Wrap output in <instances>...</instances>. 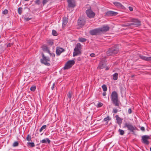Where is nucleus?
<instances>
[{"label": "nucleus", "instance_id": "nucleus-1", "mask_svg": "<svg viewBox=\"0 0 151 151\" xmlns=\"http://www.w3.org/2000/svg\"><path fill=\"white\" fill-rule=\"evenodd\" d=\"M111 101L112 103L116 106H117L120 109L119 106L120 101L118 99V94L116 91L112 92L111 95Z\"/></svg>", "mask_w": 151, "mask_h": 151}, {"label": "nucleus", "instance_id": "nucleus-8", "mask_svg": "<svg viewBox=\"0 0 151 151\" xmlns=\"http://www.w3.org/2000/svg\"><path fill=\"white\" fill-rule=\"evenodd\" d=\"M150 139V137L148 135H145L143 136L141 139L142 142L145 145H148L150 143V142L148 140Z\"/></svg>", "mask_w": 151, "mask_h": 151}, {"label": "nucleus", "instance_id": "nucleus-21", "mask_svg": "<svg viewBox=\"0 0 151 151\" xmlns=\"http://www.w3.org/2000/svg\"><path fill=\"white\" fill-rule=\"evenodd\" d=\"M42 50L44 51H46L47 53H48L50 51L49 49L46 46L43 45L42 46Z\"/></svg>", "mask_w": 151, "mask_h": 151}, {"label": "nucleus", "instance_id": "nucleus-2", "mask_svg": "<svg viewBox=\"0 0 151 151\" xmlns=\"http://www.w3.org/2000/svg\"><path fill=\"white\" fill-rule=\"evenodd\" d=\"M119 49L116 46H114L109 48L106 52L108 56L114 55L118 53Z\"/></svg>", "mask_w": 151, "mask_h": 151}, {"label": "nucleus", "instance_id": "nucleus-29", "mask_svg": "<svg viewBox=\"0 0 151 151\" xmlns=\"http://www.w3.org/2000/svg\"><path fill=\"white\" fill-rule=\"evenodd\" d=\"M102 88L104 91H106L107 90V88L106 85L104 84L102 86Z\"/></svg>", "mask_w": 151, "mask_h": 151}, {"label": "nucleus", "instance_id": "nucleus-54", "mask_svg": "<svg viewBox=\"0 0 151 151\" xmlns=\"http://www.w3.org/2000/svg\"><path fill=\"white\" fill-rule=\"evenodd\" d=\"M133 76H134L133 75L132 76V77H133Z\"/></svg>", "mask_w": 151, "mask_h": 151}, {"label": "nucleus", "instance_id": "nucleus-7", "mask_svg": "<svg viewBox=\"0 0 151 151\" xmlns=\"http://www.w3.org/2000/svg\"><path fill=\"white\" fill-rule=\"evenodd\" d=\"M75 61L73 60H70L68 61L65 64L64 67H63L64 70L68 69L71 68L74 64Z\"/></svg>", "mask_w": 151, "mask_h": 151}, {"label": "nucleus", "instance_id": "nucleus-51", "mask_svg": "<svg viewBox=\"0 0 151 151\" xmlns=\"http://www.w3.org/2000/svg\"><path fill=\"white\" fill-rule=\"evenodd\" d=\"M106 94V93L105 92V91H104V92L103 93H102V95L103 96H105Z\"/></svg>", "mask_w": 151, "mask_h": 151}, {"label": "nucleus", "instance_id": "nucleus-4", "mask_svg": "<svg viewBox=\"0 0 151 151\" xmlns=\"http://www.w3.org/2000/svg\"><path fill=\"white\" fill-rule=\"evenodd\" d=\"M41 55L42 58L40 60L41 63L44 64L46 65L50 66V64L48 62L50 61V58L45 56L43 52L42 53Z\"/></svg>", "mask_w": 151, "mask_h": 151}, {"label": "nucleus", "instance_id": "nucleus-34", "mask_svg": "<svg viewBox=\"0 0 151 151\" xmlns=\"http://www.w3.org/2000/svg\"><path fill=\"white\" fill-rule=\"evenodd\" d=\"M52 35L54 36H57L58 35L56 31L54 30H52Z\"/></svg>", "mask_w": 151, "mask_h": 151}, {"label": "nucleus", "instance_id": "nucleus-33", "mask_svg": "<svg viewBox=\"0 0 151 151\" xmlns=\"http://www.w3.org/2000/svg\"><path fill=\"white\" fill-rule=\"evenodd\" d=\"M22 7H19L18 9V13L21 14L22 13Z\"/></svg>", "mask_w": 151, "mask_h": 151}, {"label": "nucleus", "instance_id": "nucleus-25", "mask_svg": "<svg viewBox=\"0 0 151 151\" xmlns=\"http://www.w3.org/2000/svg\"><path fill=\"white\" fill-rule=\"evenodd\" d=\"M47 43L49 45L52 46L54 44L53 40H47Z\"/></svg>", "mask_w": 151, "mask_h": 151}, {"label": "nucleus", "instance_id": "nucleus-5", "mask_svg": "<svg viewBox=\"0 0 151 151\" xmlns=\"http://www.w3.org/2000/svg\"><path fill=\"white\" fill-rule=\"evenodd\" d=\"M81 44L80 43H77L74 49V52L73 53V56L75 57L81 55Z\"/></svg>", "mask_w": 151, "mask_h": 151}, {"label": "nucleus", "instance_id": "nucleus-26", "mask_svg": "<svg viewBox=\"0 0 151 151\" xmlns=\"http://www.w3.org/2000/svg\"><path fill=\"white\" fill-rule=\"evenodd\" d=\"M118 74L117 73H115L113 75V79L116 80L118 79Z\"/></svg>", "mask_w": 151, "mask_h": 151}, {"label": "nucleus", "instance_id": "nucleus-46", "mask_svg": "<svg viewBox=\"0 0 151 151\" xmlns=\"http://www.w3.org/2000/svg\"><path fill=\"white\" fill-rule=\"evenodd\" d=\"M12 45V43H9L7 44V47H11Z\"/></svg>", "mask_w": 151, "mask_h": 151}, {"label": "nucleus", "instance_id": "nucleus-3", "mask_svg": "<svg viewBox=\"0 0 151 151\" xmlns=\"http://www.w3.org/2000/svg\"><path fill=\"white\" fill-rule=\"evenodd\" d=\"M123 128H127V129L134 134V131L137 129V128L135 126L133 125L130 123L126 122L124 123Z\"/></svg>", "mask_w": 151, "mask_h": 151}, {"label": "nucleus", "instance_id": "nucleus-36", "mask_svg": "<svg viewBox=\"0 0 151 151\" xmlns=\"http://www.w3.org/2000/svg\"><path fill=\"white\" fill-rule=\"evenodd\" d=\"M49 1L50 0H43L42 1V4L43 6L46 4L47 2Z\"/></svg>", "mask_w": 151, "mask_h": 151}, {"label": "nucleus", "instance_id": "nucleus-39", "mask_svg": "<svg viewBox=\"0 0 151 151\" xmlns=\"http://www.w3.org/2000/svg\"><path fill=\"white\" fill-rule=\"evenodd\" d=\"M36 89V86H32L30 88V90L31 91H34Z\"/></svg>", "mask_w": 151, "mask_h": 151}, {"label": "nucleus", "instance_id": "nucleus-32", "mask_svg": "<svg viewBox=\"0 0 151 151\" xmlns=\"http://www.w3.org/2000/svg\"><path fill=\"white\" fill-rule=\"evenodd\" d=\"M103 105V104L101 102H99V103L96 106L97 108H100L102 107Z\"/></svg>", "mask_w": 151, "mask_h": 151}, {"label": "nucleus", "instance_id": "nucleus-6", "mask_svg": "<svg viewBox=\"0 0 151 151\" xmlns=\"http://www.w3.org/2000/svg\"><path fill=\"white\" fill-rule=\"evenodd\" d=\"M86 12L87 17L90 19L93 18L95 16V14L92 10L91 6L89 7Z\"/></svg>", "mask_w": 151, "mask_h": 151}, {"label": "nucleus", "instance_id": "nucleus-47", "mask_svg": "<svg viewBox=\"0 0 151 151\" xmlns=\"http://www.w3.org/2000/svg\"><path fill=\"white\" fill-rule=\"evenodd\" d=\"M140 129L142 131H145V128L144 127H141V128H140Z\"/></svg>", "mask_w": 151, "mask_h": 151}, {"label": "nucleus", "instance_id": "nucleus-15", "mask_svg": "<svg viewBox=\"0 0 151 151\" xmlns=\"http://www.w3.org/2000/svg\"><path fill=\"white\" fill-rule=\"evenodd\" d=\"M115 117L116 121V123L118 124L119 126H121L123 119V118L119 117L118 115H116Z\"/></svg>", "mask_w": 151, "mask_h": 151}, {"label": "nucleus", "instance_id": "nucleus-11", "mask_svg": "<svg viewBox=\"0 0 151 151\" xmlns=\"http://www.w3.org/2000/svg\"><path fill=\"white\" fill-rule=\"evenodd\" d=\"M67 1L68 3V6L69 8H73L76 6V2L74 0H67Z\"/></svg>", "mask_w": 151, "mask_h": 151}, {"label": "nucleus", "instance_id": "nucleus-31", "mask_svg": "<svg viewBox=\"0 0 151 151\" xmlns=\"http://www.w3.org/2000/svg\"><path fill=\"white\" fill-rule=\"evenodd\" d=\"M46 125H44L42 126V127L40 128V129L39 131L40 132H41L43 130L45 129H46Z\"/></svg>", "mask_w": 151, "mask_h": 151}, {"label": "nucleus", "instance_id": "nucleus-43", "mask_svg": "<svg viewBox=\"0 0 151 151\" xmlns=\"http://www.w3.org/2000/svg\"><path fill=\"white\" fill-rule=\"evenodd\" d=\"M118 110L114 108L113 109L112 112L116 114V113L118 112Z\"/></svg>", "mask_w": 151, "mask_h": 151}, {"label": "nucleus", "instance_id": "nucleus-35", "mask_svg": "<svg viewBox=\"0 0 151 151\" xmlns=\"http://www.w3.org/2000/svg\"><path fill=\"white\" fill-rule=\"evenodd\" d=\"M31 136L30 135H29V134H28L27 136V138H26L27 140L28 141H31Z\"/></svg>", "mask_w": 151, "mask_h": 151}, {"label": "nucleus", "instance_id": "nucleus-40", "mask_svg": "<svg viewBox=\"0 0 151 151\" xmlns=\"http://www.w3.org/2000/svg\"><path fill=\"white\" fill-rule=\"evenodd\" d=\"M8 12L7 9H5L2 12V14H8Z\"/></svg>", "mask_w": 151, "mask_h": 151}, {"label": "nucleus", "instance_id": "nucleus-17", "mask_svg": "<svg viewBox=\"0 0 151 151\" xmlns=\"http://www.w3.org/2000/svg\"><path fill=\"white\" fill-rule=\"evenodd\" d=\"M78 24L80 26H84L86 23V21L84 19H79L78 21Z\"/></svg>", "mask_w": 151, "mask_h": 151}, {"label": "nucleus", "instance_id": "nucleus-27", "mask_svg": "<svg viewBox=\"0 0 151 151\" xmlns=\"http://www.w3.org/2000/svg\"><path fill=\"white\" fill-rule=\"evenodd\" d=\"M132 25V23H127L122 24V26L123 27H129Z\"/></svg>", "mask_w": 151, "mask_h": 151}, {"label": "nucleus", "instance_id": "nucleus-9", "mask_svg": "<svg viewBox=\"0 0 151 151\" xmlns=\"http://www.w3.org/2000/svg\"><path fill=\"white\" fill-rule=\"evenodd\" d=\"M89 33L92 35H97L101 34L99 28L91 30Z\"/></svg>", "mask_w": 151, "mask_h": 151}, {"label": "nucleus", "instance_id": "nucleus-13", "mask_svg": "<svg viewBox=\"0 0 151 151\" xmlns=\"http://www.w3.org/2000/svg\"><path fill=\"white\" fill-rule=\"evenodd\" d=\"M99 28L101 33L107 32L109 29V27L108 26H104L102 27Z\"/></svg>", "mask_w": 151, "mask_h": 151}, {"label": "nucleus", "instance_id": "nucleus-38", "mask_svg": "<svg viewBox=\"0 0 151 151\" xmlns=\"http://www.w3.org/2000/svg\"><path fill=\"white\" fill-rule=\"evenodd\" d=\"M111 120V118L109 117V116H108L107 117L104 119V121H106L107 120Z\"/></svg>", "mask_w": 151, "mask_h": 151}, {"label": "nucleus", "instance_id": "nucleus-52", "mask_svg": "<svg viewBox=\"0 0 151 151\" xmlns=\"http://www.w3.org/2000/svg\"><path fill=\"white\" fill-rule=\"evenodd\" d=\"M109 69V68L108 67H107L106 68V70H108Z\"/></svg>", "mask_w": 151, "mask_h": 151}, {"label": "nucleus", "instance_id": "nucleus-48", "mask_svg": "<svg viewBox=\"0 0 151 151\" xmlns=\"http://www.w3.org/2000/svg\"><path fill=\"white\" fill-rule=\"evenodd\" d=\"M129 10L131 11H132L133 10V9L132 7L131 6H129Z\"/></svg>", "mask_w": 151, "mask_h": 151}, {"label": "nucleus", "instance_id": "nucleus-20", "mask_svg": "<svg viewBox=\"0 0 151 151\" xmlns=\"http://www.w3.org/2000/svg\"><path fill=\"white\" fill-rule=\"evenodd\" d=\"M105 66V64L102 62H101L99 64L98 68L99 69H101L103 68Z\"/></svg>", "mask_w": 151, "mask_h": 151}, {"label": "nucleus", "instance_id": "nucleus-16", "mask_svg": "<svg viewBox=\"0 0 151 151\" xmlns=\"http://www.w3.org/2000/svg\"><path fill=\"white\" fill-rule=\"evenodd\" d=\"M65 51V50L62 48L57 47L56 50V54L57 55L59 56L61 53Z\"/></svg>", "mask_w": 151, "mask_h": 151}, {"label": "nucleus", "instance_id": "nucleus-12", "mask_svg": "<svg viewBox=\"0 0 151 151\" xmlns=\"http://www.w3.org/2000/svg\"><path fill=\"white\" fill-rule=\"evenodd\" d=\"M113 4L116 7L118 8L123 9H126L125 7L119 2L115 1L113 2Z\"/></svg>", "mask_w": 151, "mask_h": 151}, {"label": "nucleus", "instance_id": "nucleus-44", "mask_svg": "<svg viewBox=\"0 0 151 151\" xmlns=\"http://www.w3.org/2000/svg\"><path fill=\"white\" fill-rule=\"evenodd\" d=\"M24 19H25L26 21H28L29 20L31 19L32 18L27 17H24Z\"/></svg>", "mask_w": 151, "mask_h": 151}, {"label": "nucleus", "instance_id": "nucleus-53", "mask_svg": "<svg viewBox=\"0 0 151 151\" xmlns=\"http://www.w3.org/2000/svg\"><path fill=\"white\" fill-rule=\"evenodd\" d=\"M150 150L151 151V147L150 148Z\"/></svg>", "mask_w": 151, "mask_h": 151}, {"label": "nucleus", "instance_id": "nucleus-19", "mask_svg": "<svg viewBox=\"0 0 151 151\" xmlns=\"http://www.w3.org/2000/svg\"><path fill=\"white\" fill-rule=\"evenodd\" d=\"M50 140L48 138L44 139L40 141V142L41 143H46L47 142L48 144H50Z\"/></svg>", "mask_w": 151, "mask_h": 151}, {"label": "nucleus", "instance_id": "nucleus-28", "mask_svg": "<svg viewBox=\"0 0 151 151\" xmlns=\"http://www.w3.org/2000/svg\"><path fill=\"white\" fill-rule=\"evenodd\" d=\"M79 40L81 42H85L86 41V39L83 37L80 38H79Z\"/></svg>", "mask_w": 151, "mask_h": 151}, {"label": "nucleus", "instance_id": "nucleus-24", "mask_svg": "<svg viewBox=\"0 0 151 151\" xmlns=\"http://www.w3.org/2000/svg\"><path fill=\"white\" fill-rule=\"evenodd\" d=\"M28 146H29L31 147H33L35 146V145L34 142H28L27 143Z\"/></svg>", "mask_w": 151, "mask_h": 151}, {"label": "nucleus", "instance_id": "nucleus-22", "mask_svg": "<svg viewBox=\"0 0 151 151\" xmlns=\"http://www.w3.org/2000/svg\"><path fill=\"white\" fill-rule=\"evenodd\" d=\"M68 22L67 19L66 18H64L63 20V26H65L67 24Z\"/></svg>", "mask_w": 151, "mask_h": 151}, {"label": "nucleus", "instance_id": "nucleus-49", "mask_svg": "<svg viewBox=\"0 0 151 151\" xmlns=\"http://www.w3.org/2000/svg\"><path fill=\"white\" fill-rule=\"evenodd\" d=\"M90 56L91 57H94L95 56V54L93 53H91L90 54Z\"/></svg>", "mask_w": 151, "mask_h": 151}, {"label": "nucleus", "instance_id": "nucleus-23", "mask_svg": "<svg viewBox=\"0 0 151 151\" xmlns=\"http://www.w3.org/2000/svg\"><path fill=\"white\" fill-rule=\"evenodd\" d=\"M72 93L71 91H69L67 94V96L68 99H70V101H71L70 99L72 98Z\"/></svg>", "mask_w": 151, "mask_h": 151}, {"label": "nucleus", "instance_id": "nucleus-45", "mask_svg": "<svg viewBox=\"0 0 151 151\" xmlns=\"http://www.w3.org/2000/svg\"><path fill=\"white\" fill-rule=\"evenodd\" d=\"M132 112V110L131 108H129L128 110V113L129 114H131Z\"/></svg>", "mask_w": 151, "mask_h": 151}, {"label": "nucleus", "instance_id": "nucleus-14", "mask_svg": "<svg viewBox=\"0 0 151 151\" xmlns=\"http://www.w3.org/2000/svg\"><path fill=\"white\" fill-rule=\"evenodd\" d=\"M118 13L112 11H109L106 13V15L107 16H113L117 15Z\"/></svg>", "mask_w": 151, "mask_h": 151}, {"label": "nucleus", "instance_id": "nucleus-18", "mask_svg": "<svg viewBox=\"0 0 151 151\" xmlns=\"http://www.w3.org/2000/svg\"><path fill=\"white\" fill-rule=\"evenodd\" d=\"M139 57L143 60L147 61H151V57H147L143 55H140Z\"/></svg>", "mask_w": 151, "mask_h": 151}, {"label": "nucleus", "instance_id": "nucleus-10", "mask_svg": "<svg viewBox=\"0 0 151 151\" xmlns=\"http://www.w3.org/2000/svg\"><path fill=\"white\" fill-rule=\"evenodd\" d=\"M132 25H134L136 27H138L141 25V22L137 19H132L131 20Z\"/></svg>", "mask_w": 151, "mask_h": 151}, {"label": "nucleus", "instance_id": "nucleus-42", "mask_svg": "<svg viewBox=\"0 0 151 151\" xmlns=\"http://www.w3.org/2000/svg\"><path fill=\"white\" fill-rule=\"evenodd\" d=\"M48 53L52 57L54 58L55 57V54L54 53H51L50 52V51Z\"/></svg>", "mask_w": 151, "mask_h": 151}, {"label": "nucleus", "instance_id": "nucleus-50", "mask_svg": "<svg viewBox=\"0 0 151 151\" xmlns=\"http://www.w3.org/2000/svg\"><path fill=\"white\" fill-rule=\"evenodd\" d=\"M54 86H55V83H53L52 87H51V89L52 90H53L54 88Z\"/></svg>", "mask_w": 151, "mask_h": 151}, {"label": "nucleus", "instance_id": "nucleus-30", "mask_svg": "<svg viewBox=\"0 0 151 151\" xmlns=\"http://www.w3.org/2000/svg\"><path fill=\"white\" fill-rule=\"evenodd\" d=\"M118 132L119 133V134L121 135H123L124 133V131L120 129H119Z\"/></svg>", "mask_w": 151, "mask_h": 151}, {"label": "nucleus", "instance_id": "nucleus-37", "mask_svg": "<svg viewBox=\"0 0 151 151\" xmlns=\"http://www.w3.org/2000/svg\"><path fill=\"white\" fill-rule=\"evenodd\" d=\"M19 145V144L18 142H15L14 143L13 146L14 147H15L18 146Z\"/></svg>", "mask_w": 151, "mask_h": 151}, {"label": "nucleus", "instance_id": "nucleus-41", "mask_svg": "<svg viewBox=\"0 0 151 151\" xmlns=\"http://www.w3.org/2000/svg\"><path fill=\"white\" fill-rule=\"evenodd\" d=\"M40 0H36L35 1V3L36 4L39 5L40 4Z\"/></svg>", "mask_w": 151, "mask_h": 151}]
</instances>
